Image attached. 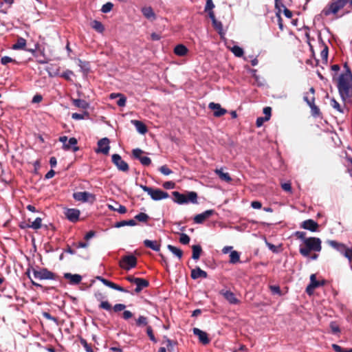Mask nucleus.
Wrapping results in <instances>:
<instances>
[{
    "mask_svg": "<svg viewBox=\"0 0 352 352\" xmlns=\"http://www.w3.org/2000/svg\"><path fill=\"white\" fill-rule=\"evenodd\" d=\"M67 219L73 223L78 221L80 216V210L76 208H68L65 212Z\"/></svg>",
    "mask_w": 352,
    "mask_h": 352,
    "instance_id": "nucleus-14",
    "label": "nucleus"
},
{
    "mask_svg": "<svg viewBox=\"0 0 352 352\" xmlns=\"http://www.w3.org/2000/svg\"><path fill=\"white\" fill-rule=\"evenodd\" d=\"M116 205L118 206V208L112 205H109L108 207L111 210L117 211L120 214H124L126 212V208L125 206L118 204V203H116Z\"/></svg>",
    "mask_w": 352,
    "mask_h": 352,
    "instance_id": "nucleus-34",
    "label": "nucleus"
},
{
    "mask_svg": "<svg viewBox=\"0 0 352 352\" xmlns=\"http://www.w3.org/2000/svg\"><path fill=\"white\" fill-rule=\"evenodd\" d=\"M109 149V140L107 138H103L98 142V148L96 150V152L107 155Z\"/></svg>",
    "mask_w": 352,
    "mask_h": 352,
    "instance_id": "nucleus-10",
    "label": "nucleus"
},
{
    "mask_svg": "<svg viewBox=\"0 0 352 352\" xmlns=\"http://www.w3.org/2000/svg\"><path fill=\"white\" fill-rule=\"evenodd\" d=\"M16 61L14 59H12L11 57H9L7 56H3L1 58V63L3 65H6L10 63H16Z\"/></svg>",
    "mask_w": 352,
    "mask_h": 352,
    "instance_id": "nucleus-51",
    "label": "nucleus"
},
{
    "mask_svg": "<svg viewBox=\"0 0 352 352\" xmlns=\"http://www.w3.org/2000/svg\"><path fill=\"white\" fill-rule=\"evenodd\" d=\"M320 285H322V284L316 280V275L311 274L310 276V284L307 287L306 292L310 295L311 292H309V289H315Z\"/></svg>",
    "mask_w": 352,
    "mask_h": 352,
    "instance_id": "nucleus-24",
    "label": "nucleus"
},
{
    "mask_svg": "<svg viewBox=\"0 0 352 352\" xmlns=\"http://www.w3.org/2000/svg\"><path fill=\"white\" fill-rule=\"evenodd\" d=\"M159 170L164 175H168L173 173V171L166 165L162 166L159 168Z\"/></svg>",
    "mask_w": 352,
    "mask_h": 352,
    "instance_id": "nucleus-50",
    "label": "nucleus"
},
{
    "mask_svg": "<svg viewBox=\"0 0 352 352\" xmlns=\"http://www.w3.org/2000/svg\"><path fill=\"white\" fill-rule=\"evenodd\" d=\"M90 197H92V195L86 191L74 192L73 195V197L76 201L82 202L88 201Z\"/></svg>",
    "mask_w": 352,
    "mask_h": 352,
    "instance_id": "nucleus-20",
    "label": "nucleus"
},
{
    "mask_svg": "<svg viewBox=\"0 0 352 352\" xmlns=\"http://www.w3.org/2000/svg\"><path fill=\"white\" fill-rule=\"evenodd\" d=\"M330 328L331 332L334 334H337L340 331V327H338V325L336 324L335 322H331L330 323Z\"/></svg>",
    "mask_w": 352,
    "mask_h": 352,
    "instance_id": "nucleus-53",
    "label": "nucleus"
},
{
    "mask_svg": "<svg viewBox=\"0 0 352 352\" xmlns=\"http://www.w3.org/2000/svg\"><path fill=\"white\" fill-rule=\"evenodd\" d=\"M311 109V116L316 118L320 116V109L315 104V102H311V104L309 106Z\"/></svg>",
    "mask_w": 352,
    "mask_h": 352,
    "instance_id": "nucleus-38",
    "label": "nucleus"
},
{
    "mask_svg": "<svg viewBox=\"0 0 352 352\" xmlns=\"http://www.w3.org/2000/svg\"><path fill=\"white\" fill-rule=\"evenodd\" d=\"M219 293L231 305H238L240 303V300L236 298L235 294L232 292L222 289Z\"/></svg>",
    "mask_w": 352,
    "mask_h": 352,
    "instance_id": "nucleus-11",
    "label": "nucleus"
},
{
    "mask_svg": "<svg viewBox=\"0 0 352 352\" xmlns=\"http://www.w3.org/2000/svg\"><path fill=\"white\" fill-rule=\"evenodd\" d=\"M190 240V239L189 236L187 235L186 234H185V233L180 234L179 242L182 244L187 245L189 243Z\"/></svg>",
    "mask_w": 352,
    "mask_h": 352,
    "instance_id": "nucleus-46",
    "label": "nucleus"
},
{
    "mask_svg": "<svg viewBox=\"0 0 352 352\" xmlns=\"http://www.w3.org/2000/svg\"><path fill=\"white\" fill-rule=\"evenodd\" d=\"M77 140L75 138H70L67 142V145H69V148L68 149H64L65 151H70L72 150L74 152H76L79 150L78 146H77Z\"/></svg>",
    "mask_w": 352,
    "mask_h": 352,
    "instance_id": "nucleus-27",
    "label": "nucleus"
},
{
    "mask_svg": "<svg viewBox=\"0 0 352 352\" xmlns=\"http://www.w3.org/2000/svg\"><path fill=\"white\" fill-rule=\"evenodd\" d=\"M148 219V215L144 212H140L135 216V219L140 222H146Z\"/></svg>",
    "mask_w": 352,
    "mask_h": 352,
    "instance_id": "nucleus-43",
    "label": "nucleus"
},
{
    "mask_svg": "<svg viewBox=\"0 0 352 352\" xmlns=\"http://www.w3.org/2000/svg\"><path fill=\"white\" fill-rule=\"evenodd\" d=\"M192 258L194 260H198L200 257L202 252V248L200 245H194L192 246Z\"/></svg>",
    "mask_w": 352,
    "mask_h": 352,
    "instance_id": "nucleus-29",
    "label": "nucleus"
},
{
    "mask_svg": "<svg viewBox=\"0 0 352 352\" xmlns=\"http://www.w3.org/2000/svg\"><path fill=\"white\" fill-rule=\"evenodd\" d=\"M73 104L77 107L86 109L89 107V104L84 100L74 99L73 100Z\"/></svg>",
    "mask_w": 352,
    "mask_h": 352,
    "instance_id": "nucleus-35",
    "label": "nucleus"
},
{
    "mask_svg": "<svg viewBox=\"0 0 352 352\" xmlns=\"http://www.w3.org/2000/svg\"><path fill=\"white\" fill-rule=\"evenodd\" d=\"M328 47L327 45H324V48L320 52V56L322 59L325 62V63H327L328 60Z\"/></svg>",
    "mask_w": 352,
    "mask_h": 352,
    "instance_id": "nucleus-47",
    "label": "nucleus"
},
{
    "mask_svg": "<svg viewBox=\"0 0 352 352\" xmlns=\"http://www.w3.org/2000/svg\"><path fill=\"white\" fill-rule=\"evenodd\" d=\"M267 120H269V118L258 117L256 119V124L258 127H260L263 124L264 122Z\"/></svg>",
    "mask_w": 352,
    "mask_h": 352,
    "instance_id": "nucleus-61",
    "label": "nucleus"
},
{
    "mask_svg": "<svg viewBox=\"0 0 352 352\" xmlns=\"http://www.w3.org/2000/svg\"><path fill=\"white\" fill-rule=\"evenodd\" d=\"M300 227L311 232H316L318 224L313 219H307L302 222Z\"/></svg>",
    "mask_w": 352,
    "mask_h": 352,
    "instance_id": "nucleus-18",
    "label": "nucleus"
},
{
    "mask_svg": "<svg viewBox=\"0 0 352 352\" xmlns=\"http://www.w3.org/2000/svg\"><path fill=\"white\" fill-rule=\"evenodd\" d=\"M167 248L174 255H175L179 259H181L183 256V252L179 248L175 247L172 245H168Z\"/></svg>",
    "mask_w": 352,
    "mask_h": 352,
    "instance_id": "nucleus-33",
    "label": "nucleus"
},
{
    "mask_svg": "<svg viewBox=\"0 0 352 352\" xmlns=\"http://www.w3.org/2000/svg\"><path fill=\"white\" fill-rule=\"evenodd\" d=\"M208 107L214 111L213 115L214 117H221L227 113L226 109L221 108L219 103L210 102Z\"/></svg>",
    "mask_w": 352,
    "mask_h": 352,
    "instance_id": "nucleus-17",
    "label": "nucleus"
},
{
    "mask_svg": "<svg viewBox=\"0 0 352 352\" xmlns=\"http://www.w3.org/2000/svg\"><path fill=\"white\" fill-rule=\"evenodd\" d=\"M26 45V40L22 37L19 38L12 48L15 50H23Z\"/></svg>",
    "mask_w": 352,
    "mask_h": 352,
    "instance_id": "nucleus-30",
    "label": "nucleus"
},
{
    "mask_svg": "<svg viewBox=\"0 0 352 352\" xmlns=\"http://www.w3.org/2000/svg\"><path fill=\"white\" fill-rule=\"evenodd\" d=\"M33 276L38 280H55L56 275L47 268H40L39 270L32 269Z\"/></svg>",
    "mask_w": 352,
    "mask_h": 352,
    "instance_id": "nucleus-7",
    "label": "nucleus"
},
{
    "mask_svg": "<svg viewBox=\"0 0 352 352\" xmlns=\"http://www.w3.org/2000/svg\"><path fill=\"white\" fill-rule=\"evenodd\" d=\"M240 261V254L237 251H231L230 254V263L235 264Z\"/></svg>",
    "mask_w": 352,
    "mask_h": 352,
    "instance_id": "nucleus-37",
    "label": "nucleus"
},
{
    "mask_svg": "<svg viewBox=\"0 0 352 352\" xmlns=\"http://www.w3.org/2000/svg\"><path fill=\"white\" fill-rule=\"evenodd\" d=\"M212 25H213L214 28L219 31H221L223 29V25H222L221 22L217 21V19H214V21L212 22Z\"/></svg>",
    "mask_w": 352,
    "mask_h": 352,
    "instance_id": "nucleus-62",
    "label": "nucleus"
},
{
    "mask_svg": "<svg viewBox=\"0 0 352 352\" xmlns=\"http://www.w3.org/2000/svg\"><path fill=\"white\" fill-rule=\"evenodd\" d=\"M91 28L99 33H102L104 31V27L100 21L94 20L91 23Z\"/></svg>",
    "mask_w": 352,
    "mask_h": 352,
    "instance_id": "nucleus-31",
    "label": "nucleus"
},
{
    "mask_svg": "<svg viewBox=\"0 0 352 352\" xmlns=\"http://www.w3.org/2000/svg\"><path fill=\"white\" fill-rule=\"evenodd\" d=\"M191 278L194 280L199 278H206L208 276L207 272L202 270L199 267H197L191 270Z\"/></svg>",
    "mask_w": 352,
    "mask_h": 352,
    "instance_id": "nucleus-21",
    "label": "nucleus"
},
{
    "mask_svg": "<svg viewBox=\"0 0 352 352\" xmlns=\"http://www.w3.org/2000/svg\"><path fill=\"white\" fill-rule=\"evenodd\" d=\"M146 333L148 336L149 337L150 340L154 342H156V339L154 336L153 329L151 326H147L146 327Z\"/></svg>",
    "mask_w": 352,
    "mask_h": 352,
    "instance_id": "nucleus-52",
    "label": "nucleus"
},
{
    "mask_svg": "<svg viewBox=\"0 0 352 352\" xmlns=\"http://www.w3.org/2000/svg\"><path fill=\"white\" fill-rule=\"evenodd\" d=\"M231 52L236 57H241L243 55V50L238 45H234L231 48Z\"/></svg>",
    "mask_w": 352,
    "mask_h": 352,
    "instance_id": "nucleus-39",
    "label": "nucleus"
},
{
    "mask_svg": "<svg viewBox=\"0 0 352 352\" xmlns=\"http://www.w3.org/2000/svg\"><path fill=\"white\" fill-rule=\"evenodd\" d=\"M142 14L148 19H155V14L153 8L150 6L144 7L141 10Z\"/></svg>",
    "mask_w": 352,
    "mask_h": 352,
    "instance_id": "nucleus-25",
    "label": "nucleus"
},
{
    "mask_svg": "<svg viewBox=\"0 0 352 352\" xmlns=\"http://www.w3.org/2000/svg\"><path fill=\"white\" fill-rule=\"evenodd\" d=\"M143 153V151L140 148H135L132 151V154L133 157L138 160H140V159L142 157V154Z\"/></svg>",
    "mask_w": 352,
    "mask_h": 352,
    "instance_id": "nucleus-56",
    "label": "nucleus"
},
{
    "mask_svg": "<svg viewBox=\"0 0 352 352\" xmlns=\"http://www.w3.org/2000/svg\"><path fill=\"white\" fill-rule=\"evenodd\" d=\"M94 296L97 300L100 301V304L99 305L100 309L109 311L112 309L111 304L107 300H103L105 298V296L103 295V294L98 292L95 293Z\"/></svg>",
    "mask_w": 352,
    "mask_h": 352,
    "instance_id": "nucleus-12",
    "label": "nucleus"
},
{
    "mask_svg": "<svg viewBox=\"0 0 352 352\" xmlns=\"http://www.w3.org/2000/svg\"><path fill=\"white\" fill-rule=\"evenodd\" d=\"M214 5L212 2V0H206V4L205 7V11H212V10L214 8Z\"/></svg>",
    "mask_w": 352,
    "mask_h": 352,
    "instance_id": "nucleus-59",
    "label": "nucleus"
},
{
    "mask_svg": "<svg viewBox=\"0 0 352 352\" xmlns=\"http://www.w3.org/2000/svg\"><path fill=\"white\" fill-rule=\"evenodd\" d=\"M214 214V210H207L202 213L198 214L194 217V222L195 223H202L206 219L209 218Z\"/></svg>",
    "mask_w": 352,
    "mask_h": 352,
    "instance_id": "nucleus-16",
    "label": "nucleus"
},
{
    "mask_svg": "<svg viewBox=\"0 0 352 352\" xmlns=\"http://www.w3.org/2000/svg\"><path fill=\"white\" fill-rule=\"evenodd\" d=\"M78 66L85 72H88L89 69V65L88 62L78 60Z\"/></svg>",
    "mask_w": 352,
    "mask_h": 352,
    "instance_id": "nucleus-48",
    "label": "nucleus"
},
{
    "mask_svg": "<svg viewBox=\"0 0 352 352\" xmlns=\"http://www.w3.org/2000/svg\"><path fill=\"white\" fill-rule=\"evenodd\" d=\"M148 319L144 316H140L136 320V325L138 327L147 326Z\"/></svg>",
    "mask_w": 352,
    "mask_h": 352,
    "instance_id": "nucleus-42",
    "label": "nucleus"
},
{
    "mask_svg": "<svg viewBox=\"0 0 352 352\" xmlns=\"http://www.w3.org/2000/svg\"><path fill=\"white\" fill-rule=\"evenodd\" d=\"M43 316L47 320H52V321L54 322L55 323L58 322V319L56 318H55L54 316H52L48 312H43Z\"/></svg>",
    "mask_w": 352,
    "mask_h": 352,
    "instance_id": "nucleus-58",
    "label": "nucleus"
},
{
    "mask_svg": "<svg viewBox=\"0 0 352 352\" xmlns=\"http://www.w3.org/2000/svg\"><path fill=\"white\" fill-rule=\"evenodd\" d=\"M125 308H126V305H125L121 304V303H118V304H116L113 307L112 309H113V311L115 312H119V311L124 310Z\"/></svg>",
    "mask_w": 352,
    "mask_h": 352,
    "instance_id": "nucleus-57",
    "label": "nucleus"
},
{
    "mask_svg": "<svg viewBox=\"0 0 352 352\" xmlns=\"http://www.w3.org/2000/svg\"><path fill=\"white\" fill-rule=\"evenodd\" d=\"M80 342L87 352H94L91 348V346L87 343L85 339L80 338Z\"/></svg>",
    "mask_w": 352,
    "mask_h": 352,
    "instance_id": "nucleus-45",
    "label": "nucleus"
},
{
    "mask_svg": "<svg viewBox=\"0 0 352 352\" xmlns=\"http://www.w3.org/2000/svg\"><path fill=\"white\" fill-rule=\"evenodd\" d=\"M41 223L42 219L40 217H37L34 221L32 222L30 225L28 226V227L34 230H38L41 228Z\"/></svg>",
    "mask_w": 352,
    "mask_h": 352,
    "instance_id": "nucleus-40",
    "label": "nucleus"
},
{
    "mask_svg": "<svg viewBox=\"0 0 352 352\" xmlns=\"http://www.w3.org/2000/svg\"><path fill=\"white\" fill-rule=\"evenodd\" d=\"M172 194L174 197V201L179 204H197V194L194 191L188 192L186 195L177 191H174Z\"/></svg>",
    "mask_w": 352,
    "mask_h": 352,
    "instance_id": "nucleus-3",
    "label": "nucleus"
},
{
    "mask_svg": "<svg viewBox=\"0 0 352 352\" xmlns=\"http://www.w3.org/2000/svg\"><path fill=\"white\" fill-rule=\"evenodd\" d=\"M337 87L343 102H352V72L341 74L338 79Z\"/></svg>",
    "mask_w": 352,
    "mask_h": 352,
    "instance_id": "nucleus-1",
    "label": "nucleus"
},
{
    "mask_svg": "<svg viewBox=\"0 0 352 352\" xmlns=\"http://www.w3.org/2000/svg\"><path fill=\"white\" fill-rule=\"evenodd\" d=\"M113 4L111 2H107L102 6L101 12L103 13H108L113 9Z\"/></svg>",
    "mask_w": 352,
    "mask_h": 352,
    "instance_id": "nucleus-44",
    "label": "nucleus"
},
{
    "mask_svg": "<svg viewBox=\"0 0 352 352\" xmlns=\"http://www.w3.org/2000/svg\"><path fill=\"white\" fill-rule=\"evenodd\" d=\"M68 138L67 136H60L59 138V141L63 143V148L68 149L69 148V145H67V142Z\"/></svg>",
    "mask_w": 352,
    "mask_h": 352,
    "instance_id": "nucleus-60",
    "label": "nucleus"
},
{
    "mask_svg": "<svg viewBox=\"0 0 352 352\" xmlns=\"http://www.w3.org/2000/svg\"><path fill=\"white\" fill-rule=\"evenodd\" d=\"M187 52H188L187 47L182 44L176 45L174 49V53L176 55L179 56H185L187 54Z\"/></svg>",
    "mask_w": 352,
    "mask_h": 352,
    "instance_id": "nucleus-28",
    "label": "nucleus"
},
{
    "mask_svg": "<svg viewBox=\"0 0 352 352\" xmlns=\"http://www.w3.org/2000/svg\"><path fill=\"white\" fill-rule=\"evenodd\" d=\"M119 265L121 268L129 271L137 265V258L133 254L124 256L120 259Z\"/></svg>",
    "mask_w": 352,
    "mask_h": 352,
    "instance_id": "nucleus-8",
    "label": "nucleus"
},
{
    "mask_svg": "<svg viewBox=\"0 0 352 352\" xmlns=\"http://www.w3.org/2000/svg\"><path fill=\"white\" fill-rule=\"evenodd\" d=\"M308 94L307 93L304 97H303V99L304 100L307 102V104L310 106L311 104V102H315V98L314 96H311V98H309V96H307Z\"/></svg>",
    "mask_w": 352,
    "mask_h": 352,
    "instance_id": "nucleus-64",
    "label": "nucleus"
},
{
    "mask_svg": "<svg viewBox=\"0 0 352 352\" xmlns=\"http://www.w3.org/2000/svg\"><path fill=\"white\" fill-rule=\"evenodd\" d=\"M126 98L124 95L122 94H120L119 95V100L117 101V104L119 107H124L126 104Z\"/></svg>",
    "mask_w": 352,
    "mask_h": 352,
    "instance_id": "nucleus-54",
    "label": "nucleus"
},
{
    "mask_svg": "<svg viewBox=\"0 0 352 352\" xmlns=\"http://www.w3.org/2000/svg\"><path fill=\"white\" fill-rule=\"evenodd\" d=\"M64 278L69 280L71 285H78L82 280V276L79 274H72L71 273H65Z\"/></svg>",
    "mask_w": 352,
    "mask_h": 352,
    "instance_id": "nucleus-19",
    "label": "nucleus"
},
{
    "mask_svg": "<svg viewBox=\"0 0 352 352\" xmlns=\"http://www.w3.org/2000/svg\"><path fill=\"white\" fill-rule=\"evenodd\" d=\"M192 331L193 333L198 337L199 341L201 344L206 345L210 343V340L208 338L207 333L198 328H194Z\"/></svg>",
    "mask_w": 352,
    "mask_h": 352,
    "instance_id": "nucleus-15",
    "label": "nucleus"
},
{
    "mask_svg": "<svg viewBox=\"0 0 352 352\" xmlns=\"http://www.w3.org/2000/svg\"><path fill=\"white\" fill-rule=\"evenodd\" d=\"M144 245L145 247L155 252H159L160 250V244L157 241L146 239L144 241Z\"/></svg>",
    "mask_w": 352,
    "mask_h": 352,
    "instance_id": "nucleus-23",
    "label": "nucleus"
},
{
    "mask_svg": "<svg viewBox=\"0 0 352 352\" xmlns=\"http://www.w3.org/2000/svg\"><path fill=\"white\" fill-rule=\"evenodd\" d=\"M140 187L146 192L148 193L151 197L152 199L155 201H159L162 199H164L168 197V192L163 191L160 189H153L151 187H148L146 186L140 184Z\"/></svg>",
    "mask_w": 352,
    "mask_h": 352,
    "instance_id": "nucleus-6",
    "label": "nucleus"
},
{
    "mask_svg": "<svg viewBox=\"0 0 352 352\" xmlns=\"http://www.w3.org/2000/svg\"><path fill=\"white\" fill-rule=\"evenodd\" d=\"M96 278L100 280V282H102L104 285L111 288V289H113L115 290H117V291H119V292H128V291L126 289H125L124 288H123L122 287L102 277V276H97Z\"/></svg>",
    "mask_w": 352,
    "mask_h": 352,
    "instance_id": "nucleus-13",
    "label": "nucleus"
},
{
    "mask_svg": "<svg viewBox=\"0 0 352 352\" xmlns=\"http://www.w3.org/2000/svg\"><path fill=\"white\" fill-rule=\"evenodd\" d=\"M140 162L144 166H148L151 163V160L148 157L142 156L141 158L140 159Z\"/></svg>",
    "mask_w": 352,
    "mask_h": 352,
    "instance_id": "nucleus-55",
    "label": "nucleus"
},
{
    "mask_svg": "<svg viewBox=\"0 0 352 352\" xmlns=\"http://www.w3.org/2000/svg\"><path fill=\"white\" fill-rule=\"evenodd\" d=\"M112 162L116 168L122 172L126 173L129 170V164L124 161L119 154H113L111 156Z\"/></svg>",
    "mask_w": 352,
    "mask_h": 352,
    "instance_id": "nucleus-9",
    "label": "nucleus"
},
{
    "mask_svg": "<svg viewBox=\"0 0 352 352\" xmlns=\"http://www.w3.org/2000/svg\"><path fill=\"white\" fill-rule=\"evenodd\" d=\"M136 287L135 289V292L138 294L140 293L144 288L147 287L149 285V283L147 280L138 278L135 284Z\"/></svg>",
    "mask_w": 352,
    "mask_h": 352,
    "instance_id": "nucleus-22",
    "label": "nucleus"
},
{
    "mask_svg": "<svg viewBox=\"0 0 352 352\" xmlns=\"http://www.w3.org/2000/svg\"><path fill=\"white\" fill-rule=\"evenodd\" d=\"M321 249V240L319 238L309 237L305 239L304 246H300L299 252L302 256L308 257L311 251L319 252Z\"/></svg>",
    "mask_w": 352,
    "mask_h": 352,
    "instance_id": "nucleus-2",
    "label": "nucleus"
},
{
    "mask_svg": "<svg viewBox=\"0 0 352 352\" xmlns=\"http://www.w3.org/2000/svg\"><path fill=\"white\" fill-rule=\"evenodd\" d=\"M331 106L340 113H343L344 109L341 107L340 104L337 102L335 98H331L330 100Z\"/></svg>",
    "mask_w": 352,
    "mask_h": 352,
    "instance_id": "nucleus-41",
    "label": "nucleus"
},
{
    "mask_svg": "<svg viewBox=\"0 0 352 352\" xmlns=\"http://www.w3.org/2000/svg\"><path fill=\"white\" fill-rule=\"evenodd\" d=\"M329 246L344 255L349 261L352 262V249L348 248L342 243L334 240H327L326 242Z\"/></svg>",
    "mask_w": 352,
    "mask_h": 352,
    "instance_id": "nucleus-5",
    "label": "nucleus"
},
{
    "mask_svg": "<svg viewBox=\"0 0 352 352\" xmlns=\"http://www.w3.org/2000/svg\"><path fill=\"white\" fill-rule=\"evenodd\" d=\"M132 124L135 126L136 130L141 134H145L147 132L146 125L140 120H132Z\"/></svg>",
    "mask_w": 352,
    "mask_h": 352,
    "instance_id": "nucleus-26",
    "label": "nucleus"
},
{
    "mask_svg": "<svg viewBox=\"0 0 352 352\" xmlns=\"http://www.w3.org/2000/svg\"><path fill=\"white\" fill-rule=\"evenodd\" d=\"M136 225V221L135 219H130L127 221H121L116 223L115 227L116 228H120L125 226H134Z\"/></svg>",
    "mask_w": 352,
    "mask_h": 352,
    "instance_id": "nucleus-36",
    "label": "nucleus"
},
{
    "mask_svg": "<svg viewBox=\"0 0 352 352\" xmlns=\"http://www.w3.org/2000/svg\"><path fill=\"white\" fill-rule=\"evenodd\" d=\"M281 188H283V190H285L286 192H292V186L289 182H286V183L282 184Z\"/></svg>",
    "mask_w": 352,
    "mask_h": 352,
    "instance_id": "nucleus-63",
    "label": "nucleus"
},
{
    "mask_svg": "<svg viewBox=\"0 0 352 352\" xmlns=\"http://www.w3.org/2000/svg\"><path fill=\"white\" fill-rule=\"evenodd\" d=\"M215 173L218 175L221 180L226 181L227 182H230L232 181V178L230 177V175L228 173H223L221 168L216 169Z\"/></svg>",
    "mask_w": 352,
    "mask_h": 352,
    "instance_id": "nucleus-32",
    "label": "nucleus"
},
{
    "mask_svg": "<svg viewBox=\"0 0 352 352\" xmlns=\"http://www.w3.org/2000/svg\"><path fill=\"white\" fill-rule=\"evenodd\" d=\"M26 274L28 276V277L31 280V283L32 284V285L36 287H38V288H41L42 289H45V287H44L42 285L34 281L32 278H31V275H30V270L28 269V271L26 272Z\"/></svg>",
    "mask_w": 352,
    "mask_h": 352,
    "instance_id": "nucleus-49",
    "label": "nucleus"
},
{
    "mask_svg": "<svg viewBox=\"0 0 352 352\" xmlns=\"http://www.w3.org/2000/svg\"><path fill=\"white\" fill-rule=\"evenodd\" d=\"M348 3L352 6V0H331V2L323 10L322 12L325 16H329L331 14H336Z\"/></svg>",
    "mask_w": 352,
    "mask_h": 352,
    "instance_id": "nucleus-4",
    "label": "nucleus"
}]
</instances>
